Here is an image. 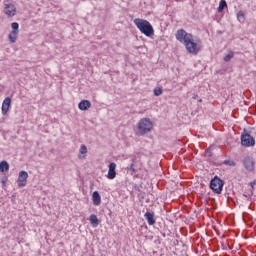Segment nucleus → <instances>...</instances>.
Instances as JSON below:
<instances>
[{"mask_svg":"<svg viewBox=\"0 0 256 256\" xmlns=\"http://www.w3.org/2000/svg\"><path fill=\"white\" fill-rule=\"evenodd\" d=\"M188 53L192 55H197L201 51V40L193 39V36L184 44Z\"/></svg>","mask_w":256,"mask_h":256,"instance_id":"f03ea898","label":"nucleus"},{"mask_svg":"<svg viewBox=\"0 0 256 256\" xmlns=\"http://www.w3.org/2000/svg\"><path fill=\"white\" fill-rule=\"evenodd\" d=\"M0 171L1 173L9 171V163H7V161L0 162Z\"/></svg>","mask_w":256,"mask_h":256,"instance_id":"f3484780","label":"nucleus"},{"mask_svg":"<svg viewBox=\"0 0 256 256\" xmlns=\"http://www.w3.org/2000/svg\"><path fill=\"white\" fill-rule=\"evenodd\" d=\"M237 17H238L239 21H241V19H245V14L243 13V11H239L237 13Z\"/></svg>","mask_w":256,"mask_h":256,"instance_id":"393cba45","label":"nucleus"},{"mask_svg":"<svg viewBox=\"0 0 256 256\" xmlns=\"http://www.w3.org/2000/svg\"><path fill=\"white\" fill-rule=\"evenodd\" d=\"M223 185H225V183L223 180H221V178H219V176H215L210 181V189H212L214 193H217V195H221V192L223 191Z\"/></svg>","mask_w":256,"mask_h":256,"instance_id":"20e7f679","label":"nucleus"},{"mask_svg":"<svg viewBox=\"0 0 256 256\" xmlns=\"http://www.w3.org/2000/svg\"><path fill=\"white\" fill-rule=\"evenodd\" d=\"M92 201H93V205H95L96 207L101 205V195H99L98 191L93 192Z\"/></svg>","mask_w":256,"mask_h":256,"instance_id":"4468645a","label":"nucleus"},{"mask_svg":"<svg viewBox=\"0 0 256 256\" xmlns=\"http://www.w3.org/2000/svg\"><path fill=\"white\" fill-rule=\"evenodd\" d=\"M202 101H203V100L200 99V100H199V103H201Z\"/></svg>","mask_w":256,"mask_h":256,"instance_id":"cd10ccee","label":"nucleus"},{"mask_svg":"<svg viewBox=\"0 0 256 256\" xmlns=\"http://www.w3.org/2000/svg\"><path fill=\"white\" fill-rule=\"evenodd\" d=\"M251 187L255 185V182H250Z\"/></svg>","mask_w":256,"mask_h":256,"instance_id":"a878e982","label":"nucleus"},{"mask_svg":"<svg viewBox=\"0 0 256 256\" xmlns=\"http://www.w3.org/2000/svg\"><path fill=\"white\" fill-rule=\"evenodd\" d=\"M154 95L155 97H159L160 95H163V89H161L160 87H156L154 89Z\"/></svg>","mask_w":256,"mask_h":256,"instance_id":"4be33fe9","label":"nucleus"},{"mask_svg":"<svg viewBox=\"0 0 256 256\" xmlns=\"http://www.w3.org/2000/svg\"><path fill=\"white\" fill-rule=\"evenodd\" d=\"M153 129V122L149 118H142L138 122V131L140 135H145L146 133H149Z\"/></svg>","mask_w":256,"mask_h":256,"instance_id":"7ed1b4c3","label":"nucleus"},{"mask_svg":"<svg viewBox=\"0 0 256 256\" xmlns=\"http://www.w3.org/2000/svg\"><path fill=\"white\" fill-rule=\"evenodd\" d=\"M233 57H234V53L233 51H230L226 56H224V61L226 63H229V61H231Z\"/></svg>","mask_w":256,"mask_h":256,"instance_id":"aec40b11","label":"nucleus"},{"mask_svg":"<svg viewBox=\"0 0 256 256\" xmlns=\"http://www.w3.org/2000/svg\"><path fill=\"white\" fill-rule=\"evenodd\" d=\"M241 144L244 147H253L255 146V138L251 134L246 133L241 135Z\"/></svg>","mask_w":256,"mask_h":256,"instance_id":"0eeeda50","label":"nucleus"},{"mask_svg":"<svg viewBox=\"0 0 256 256\" xmlns=\"http://www.w3.org/2000/svg\"><path fill=\"white\" fill-rule=\"evenodd\" d=\"M29 177V174L27 171H20L18 176V187H25L27 185V178Z\"/></svg>","mask_w":256,"mask_h":256,"instance_id":"6e6552de","label":"nucleus"},{"mask_svg":"<svg viewBox=\"0 0 256 256\" xmlns=\"http://www.w3.org/2000/svg\"><path fill=\"white\" fill-rule=\"evenodd\" d=\"M193 99H197V95H194V96H193Z\"/></svg>","mask_w":256,"mask_h":256,"instance_id":"bb28decb","label":"nucleus"},{"mask_svg":"<svg viewBox=\"0 0 256 256\" xmlns=\"http://www.w3.org/2000/svg\"><path fill=\"white\" fill-rule=\"evenodd\" d=\"M79 153H80V155H87V146L81 145Z\"/></svg>","mask_w":256,"mask_h":256,"instance_id":"5701e85b","label":"nucleus"},{"mask_svg":"<svg viewBox=\"0 0 256 256\" xmlns=\"http://www.w3.org/2000/svg\"><path fill=\"white\" fill-rule=\"evenodd\" d=\"M18 35H19V32L12 30L11 33L8 35V39L10 43H16Z\"/></svg>","mask_w":256,"mask_h":256,"instance_id":"dca6fc26","label":"nucleus"},{"mask_svg":"<svg viewBox=\"0 0 256 256\" xmlns=\"http://www.w3.org/2000/svg\"><path fill=\"white\" fill-rule=\"evenodd\" d=\"M78 108L80 109V111H88L89 109H91V101H89V100H82L78 104Z\"/></svg>","mask_w":256,"mask_h":256,"instance_id":"f8f14e48","label":"nucleus"},{"mask_svg":"<svg viewBox=\"0 0 256 256\" xmlns=\"http://www.w3.org/2000/svg\"><path fill=\"white\" fill-rule=\"evenodd\" d=\"M89 221H90L92 227H99V218H97V215L91 214Z\"/></svg>","mask_w":256,"mask_h":256,"instance_id":"2eb2a0df","label":"nucleus"},{"mask_svg":"<svg viewBox=\"0 0 256 256\" xmlns=\"http://www.w3.org/2000/svg\"><path fill=\"white\" fill-rule=\"evenodd\" d=\"M4 13L7 17H15L17 15V7L9 3V0L4 1Z\"/></svg>","mask_w":256,"mask_h":256,"instance_id":"423d86ee","label":"nucleus"},{"mask_svg":"<svg viewBox=\"0 0 256 256\" xmlns=\"http://www.w3.org/2000/svg\"><path fill=\"white\" fill-rule=\"evenodd\" d=\"M243 165L247 171H253V169H255V163L250 157L244 158Z\"/></svg>","mask_w":256,"mask_h":256,"instance_id":"9d476101","label":"nucleus"},{"mask_svg":"<svg viewBox=\"0 0 256 256\" xmlns=\"http://www.w3.org/2000/svg\"><path fill=\"white\" fill-rule=\"evenodd\" d=\"M175 37L177 41H179V43H182V45H185L193 37V34L187 33V31L183 29H179L175 33Z\"/></svg>","mask_w":256,"mask_h":256,"instance_id":"39448f33","label":"nucleus"},{"mask_svg":"<svg viewBox=\"0 0 256 256\" xmlns=\"http://www.w3.org/2000/svg\"><path fill=\"white\" fill-rule=\"evenodd\" d=\"M135 158L132 159V163L130 164V166L127 168L128 171H130L131 175H135V173H137V170L135 169Z\"/></svg>","mask_w":256,"mask_h":256,"instance_id":"a211bd4d","label":"nucleus"},{"mask_svg":"<svg viewBox=\"0 0 256 256\" xmlns=\"http://www.w3.org/2000/svg\"><path fill=\"white\" fill-rule=\"evenodd\" d=\"M223 165H227L228 167H235L236 163L233 160H224Z\"/></svg>","mask_w":256,"mask_h":256,"instance_id":"412c9836","label":"nucleus"},{"mask_svg":"<svg viewBox=\"0 0 256 256\" xmlns=\"http://www.w3.org/2000/svg\"><path fill=\"white\" fill-rule=\"evenodd\" d=\"M225 7H227V1L221 0L218 7V13H223Z\"/></svg>","mask_w":256,"mask_h":256,"instance_id":"6ab92c4d","label":"nucleus"},{"mask_svg":"<svg viewBox=\"0 0 256 256\" xmlns=\"http://www.w3.org/2000/svg\"><path fill=\"white\" fill-rule=\"evenodd\" d=\"M144 217L148 223V225H155V213L153 212H146Z\"/></svg>","mask_w":256,"mask_h":256,"instance_id":"ddd939ff","label":"nucleus"},{"mask_svg":"<svg viewBox=\"0 0 256 256\" xmlns=\"http://www.w3.org/2000/svg\"><path fill=\"white\" fill-rule=\"evenodd\" d=\"M9 107H11V98L6 97L2 103V115H7Z\"/></svg>","mask_w":256,"mask_h":256,"instance_id":"9b49d317","label":"nucleus"},{"mask_svg":"<svg viewBox=\"0 0 256 256\" xmlns=\"http://www.w3.org/2000/svg\"><path fill=\"white\" fill-rule=\"evenodd\" d=\"M134 24L136 25L137 29L143 33L146 37H151L154 35L155 31L153 30V26L147 20H143L140 18L134 19Z\"/></svg>","mask_w":256,"mask_h":256,"instance_id":"f257e3e1","label":"nucleus"},{"mask_svg":"<svg viewBox=\"0 0 256 256\" xmlns=\"http://www.w3.org/2000/svg\"><path fill=\"white\" fill-rule=\"evenodd\" d=\"M108 167H109V170H108L107 178L115 179V177H117V172L115 171V169H117V164L115 162H111Z\"/></svg>","mask_w":256,"mask_h":256,"instance_id":"1a4fd4ad","label":"nucleus"},{"mask_svg":"<svg viewBox=\"0 0 256 256\" xmlns=\"http://www.w3.org/2000/svg\"><path fill=\"white\" fill-rule=\"evenodd\" d=\"M11 28H12V31L19 32V23L13 22V23L11 24Z\"/></svg>","mask_w":256,"mask_h":256,"instance_id":"b1692460","label":"nucleus"}]
</instances>
